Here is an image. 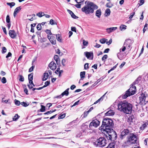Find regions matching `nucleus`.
I'll return each instance as SVG.
<instances>
[{
    "label": "nucleus",
    "instance_id": "1",
    "mask_svg": "<svg viewBox=\"0 0 148 148\" xmlns=\"http://www.w3.org/2000/svg\"><path fill=\"white\" fill-rule=\"evenodd\" d=\"M117 106L119 110L126 114H130L132 112L133 106L127 101L119 102Z\"/></svg>",
    "mask_w": 148,
    "mask_h": 148
},
{
    "label": "nucleus",
    "instance_id": "2",
    "mask_svg": "<svg viewBox=\"0 0 148 148\" xmlns=\"http://www.w3.org/2000/svg\"><path fill=\"white\" fill-rule=\"evenodd\" d=\"M114 127L113 121L110 118H104L103 119L102 124L99 129L102 132H105L108 130V129H112Z\"/></svg>",
    "mask_w": 148,
    "mask_h": 148
},
{
    "label": "nucleus",
    "instance_id": "3",
    "mask_svg": "<svg viewBox=\"0 0 148 148\" xmlns=\"http://www.w3.org/2000/svg\"><path fill=\"white\" fill-rule=\"evenodd\" d=\"M98 8V6L92 2H89L87 5L84 6L82 8V11L86 14L92 13L94 12V10Z\"/></svg>",
    "mask_w": 148,
    "mask_h": 148
},
{
    "label": "nucleus",
    "instance_id": "4",
    "mask_svg": "<svg viewBox=\"0 0 148 148\" xmlns=\"http://www.w3.org/2000/svg\"><path fill=\"white\" fill-rule=\"evenodd\" d=\"M105 132L106 134H105L106 138L108 140L114 142L117 137L116 132L113 129H108Z\"/></svg>",
    "mask_w": 148,
    "mask_h": 148
},
{
    "label": "nucleus",
    "instance_id": "5",
    "mask_svg": "<svg viewBox=\"0 0 148 148\" xmlns=\"http://www.w3.org/2000/svg\"><path fill=\"white\" fill-rule=\"evenodd\" d=\"M127 142L130 144L137 143L138 142L137 135L131 133L127 136Z\"/></svg>",
    "mask_w": 148,
    "mask_h": 148
},
{
    "label": "nucleus",
    "instance_id": "6",
    "mask_svg": "<svg viewBox=\"0 0 148 148\" xmlns=\"http://www.w3.org/2000/svg\"><path fill=\"white\" fill-rule=\"evenodd\" d=\"M106 140L103 137H100L95 142H93V144L96 147H103L106 144Z\"/></svg>",
    "mask_w": 148,
    "mask_h": 148
},
{
    "label": "nucleus",
    "instance_id": "7",
    "mask_svg": "<svg viewBox=\"0 0 148 148\" xmlns=\"http://www.w3.org/2000/svg\"><path fill=\"white\" fill-rule=\"evenodd\" d=\"M100 123V121L97 119L93 120L90 123L88 129L89 130H92L93 129V127H94L95 128L97 127L99 125Z\"/></svg>",
    "mask_w": 148,
    "mask_h": 148
},
{
    "label": "nucleus",
    "instance_id": "8",
    "mask_svg": "<svg viewBox=\"0 0 148 148\" xmlns=\"http://www.w3.org/2000/svg\"><path fill=\"white\" fill-rule=\"evenodd\" d=\"M130 133V131L128 129H124L121 132L119 136L121 140L124 139L126 136H129Z\"/></svg>",
    "mask_w": 148,
    "mask_h": 148
},
{
    "label": "nucleus",
    "instance_id": "9",
    "mask_svg": "<svg viewBox=\"0 0 148 148\" xmlns=\"http://www.w3.org/2000/svg\"><path fill=\"white\" fill-rule=\"evenodd\" d=\"M130 89H128L125 92V94L122 95V98L123 99H126L128 97L134 95V92H131L130 91Z\"/></svg>",
    "mask_w": 148,
    "mask_h": 148
},
{
    "label": "nucleus",
    "instance_id": "10",
    "mask_svg": "<svg viewBox=\"0 0 148 148\" xmlns=\"http://www.w3.org/2000/svg\"><path fill=\"white\" fill-rule=\"evenodd\" d=\"M147 94L142 93L140 96L139 97V103L141 104H143V103L145 102V100Z\"/></svg>",
    "mask_w": 148,
    "mask_h": 148
},
{
    "label": "nucleus",
    "instance_id": "11",
    "mask_svg": "<svg viewBox=\"0 0 148 148\" xmlns=\"http://www.w3.org/2000/svg\"><path fill=\"white\" fill-rule=\"evenodd\" d=\"M88 128V126L87 125H82V131L83 132V133H80L78 134L77 135V137L78 138H81V136H83V135H84V134H82L83 133H84V132L86 131V130L87 128Z\"/></svg>",
    "mask_w": 148,
    "mask_h": 148
},
{
    "label": "nucleus",
    "instance_id": "12",
    "mask_svg": "<svg viewBox=\"0 0 148 148\" xmlns=\"http://www.w3.org/2000/svg\"><path fill=\"white\" fill-rule=\"evenodd\" d=\"M47 38L49 40L53 45H55L56 44V40L55 38L53 36V34L51 36L47 35Z\"/></svg>",
    "mask_w": 148,
    "mask_h": 148
},
{
    "label": "nucleus",
    "instance_id": "13",
    "mask_svg": "<svg viewBox=\"0 0 148 148\" xmlns=\"http://www.w3.org/2000/svg\"><path fill=\"white\" fill-rule=\"evenodd\" d=\"M88 59L92 60L93 57V53L92 52L90 51L89 52H85L84 53Z\"/></svg>",
    "mask_w": 148,
    "mask_h": 148
},
{
    "label": "nucleus",
    "instance_id": "14",
    "mask_svg": "<svg viewBox=\"0 0 148 148\" xmlns=\"http://www.w3.org/2000/svg\"><path fill=\"white\" fill-rule=\"evenodd\" d=\"M9 34L10 36L13 39L15 38L17 36L14 30H9Z\"/></svg>",
    "mask_w": 148,
    "mask_h": 148
},
{
    "label": "nucleus",
    "instance_id": "15",
    "mask_svg": "<svg viewBox=\"0 0 148 148\" xmlns=\"http://www.w3.org/2000/svg\"><path fill=\"white\" fill-rule=\"evenodd\" d=\"M49 66L52 70H55L56 68V65L53 62H51L49 64Z\"/></svg>",
    "mask_w": 148,
    "mask_h": 148
},
{
    "label": "nucleus",
    "instance_id": "16",
    "mask_svg": "<svg viewBox=\"0 0 148 148\" xmlns=\"http://www.w3.org/2000/svg\"><path fill=\"white\" fill-rule=\"evenodd\" d=\"M117 29V27H112L107 28L106 30L108 33L110 34L111 32Z\"/></svg>",
    "mask_w": 148,
    "mask_h": 148
},
{
    "label": "nucleus",
    "instance_id": "17",
    "mask_svg": "<svg viewBox=\"0 0 148 148\" xmlns=\"http://www.w3.org/2000/svg\"><path fill=\"white\" fill-rule=\"evenodd\" d=\"M21 9V6L18 7L15 9L13 14L14 17L16 16V15L20 11Z\"/></svg>",
    "mask_w": 148,
    "mask_h": 148
},
{
    "label": "nucleus",
    "instance_id": "18",
    "mask_svg": "<svg viewBox=\"0 0 148 148\" xmlns=\"http://www.w3.org/2000/svg\"><path fill=\"white\" fill-rule=\"evenodd\" d=\"M114 112L112 110H110L105 114V115L106 116H112L114 114Z\"/></svg>",
    "mask_w": 148,
    "mask_h": 148
},
{
    "label": "nucleus",
    "instance_id": "19",
    "mask_svg": "<svg viewBox=\"0 0 148 148\" xmlns=\"http://www.w3.org/2000/svg\"><path fill=\"white\" fill-rule=\"evenodd\" d=\"M129 89H131L130 91L131 92H134V95L136 91V87L135 85H131V86Z\"/></svg>",
    "mask_w": 148,
    "mask_h": 148
},
{
    "label": "nucleus",
    "instance_id": "20",
    "mask_svg": "<svg viewBox=\"0 0 148 148\" xmlns=\"http://www.w3.org/2000/svg\"><path fill=\"white\" fill-rule=\"evenodd\" d=\"M55 60L56 61V63L58 65H60V59L58 55H56L54 57Z\"/></svg>",
    "mask_w": 148,
    "mask_h": 148
},
{
    "label": "nucleus",
    "instance_id": "21",
    "mask_svg": "<svg viewBox=\"0 0 148 148\" xmlns=\"http://www.w3.org/2000/svg\"><path fill=\"white\" fill-rule=\"evenodd\" d=\"M101 12L100 9L97 10L96 12V16L99 18L101 14Z\"/></svg>",
    "mask_w": 148,
    "mask_h": 148
},
{
    "label": "nucleus",
    "instance_id": "22",
    "mask_svg": "<svg viewBox=\"0 0 148 148\" xmlns=\"http://www.w3.org/2000/svg\"><path fill=\"white\" fill-rule=\"evenodd\" d=\"M69 88H68L67 89L65 90L61 94L63 96L64 95H65L66 96H68L69 94Z\"/></svg>",
    "mask_w": 148,
    "mask_h": 148
},
{
    "label": "nucleus",
    "instance_id": "23",
    "mask_svg": "<svg viewBox=\"0 0 148 148\" xmlns=\"http://www.w3.org/2000/svg\"><path fill=\"white\" fill-rule=\"evenodd\" d=\"M86 72L84 71L81 72L80 73V76L81 79L83 80V79L85 77Z\"/></svg>",
    "mask_w": 148,
    "mask_h": 148
},
{
    "label": "nucleus",
    "instance_id": "24",
    "mask_svg": "<svg viewBox=\"0 0 148 148\" xmlns=\"http://www.w3.org/2000/svg\"><path fill=\"white\" fill-rule=\"evenodd\" d=\"M115 147V143L112 142L110 143L107 147V148H114Z\"/></svg>",
    "mask_w": 148,
    "mask_h": 148
},
{
    "label": "nucleus",
    "instance_id": "25",
    "mask_svg": "<svg viewBox=\"0 0 148 148\" xmlns=\"http://www.w3.org/2000/svg\"><path fill=\"white\" fill-rule=\"evenodd\" d=\"M49 76L48 74L47 73H44L43 77L42 78L43 81L46 80L48 78Z\"/></svg>",
    "mask_w": 148,
    "mask_h": 148
},
{
    "label": "nucleus",
    "instance_id": "26",
    "mask_svg": "<svg viewBox=\"0 0 148 148\" xmlns=\"http://www.w3.org/2000/svg\"><path fill=\"white\" fill-rule=\"evenodd\" d=\"M134 119V115H131L130 116H129L128 118V121L130 122H133Z\"/></svg>",
    "mask_w": 148,
    "mask_h": 148
},
{
    "label": "nucleus",
    "instance_id": "27",
    "mask_svg": "<svg viewBox=\"0 0 148 148\" xmlns=\"http://www.w3.org/2000/svg\"><path fill=\"white\" fill-rule=\"evenodd\" d=\"M126 26L124 25H121L120 26V29L121 31H123L126 29Z\"/></svg>",
    "mask_w": 148,
    "mask_h": 148
},
{
    "label": "nucleus",
    "instance_id": "28",
    "mask_svg": "<svg viewBox=\"0 0 148 148\" xmlns=\"http://www.w3.org/2000/svg\"><path fill=\"white\" fill-rule=\"evenodd\" d=\"M110 10L109 9H107L106 10L105 15L106 16H108L110 14Z\"/></svg>",
    "mask_w": 148,
    "mask_h": 148
},
{
    "label": "nucleus",
    "instance_id": "29",
    "mask_svg": "<svg viewBox=\"0 0 148 148\" xmlns=\"http://www.w3.org/2000/svg\"><path fill=\"white\" fill-rule=\"evenodd\" d=\"M56 38L58 41L60 42H62L61 38V36L60 34H58L56 35Z\"/></svg>",
    "mask_w": 148,
    "mask_h": 148
},
{
    "label": "nucleus",
    "instance_id": "30",
    "mask_svg": "<svg viewBox=\"0 0 148 148\" xmlns=\"http://www.w3.org/2000/svg\"><path fill=\"white\" fill-rule=\"evenodd\" d=\"M108 40V39H105V38H103L99 40V42L102 44H104L107 42Z\"/></svg>",
    "mask_w": 148,
    "mask_h": 148
},
{
    "label": "nucleus",
    "instance_id": "31",
    "mask_svg": "<svg viewBox=\"0 0 148 148\" xmlns=\"http://www.w3.org/2000/svg\"><path fill=\"white\" fill-rule=\"evenodd\" d=\"M130 40H125V41L123 45L125 46L126 47H127V46H128V47H130V45L128 44V41Z\"/></svg>",
    "mask_w": 148,
    "mask_h": 148
},
{
    "label": "nucleus",
    "instance_id": "32",
    "mask_svg": "<svg viewBox=\"0 0 148 148\" xmlns=\"http://www.w3.org/2000/svg\"><path fill=\"white\" fill-rule=\"evenodd\" d=\"M19 77V80L20 82H23L24 80V77L21 75H18Z\"/></svg>",
    "mask_w": 148,
    "mask_h": 148
},
{
    "label": "nucleus",
    "instance_id": "33",
    "mask_svg": "<svg viewBox=\"0 0 148 148\" xmlns=\"http://www.w3.org/2000/svg\"><path fill=\"white\" fill-rule=\"evenodd\" d=\"M33 73H31L28 75V80H31L33 79Z\"/></svg>",
    "mask_w": 148,
    "mask_h": 148
},
{
    "label": "nucleus",
    "instance_id": "34",
    "mask_svg": "<svg viewBox=\"0 0 148 148\" xmlns=\"http://www.w3.org/2000/svg\"><path fill=\"white\" fill-rule=\"evenodd\" d=\"M7 4L10 6V8H12L13 6H14L15 4L14 2L7 3Z\"/></svg>",
    "mask_w": 148,
    "mask_h": 148
},
{
    "label": "nucleus",
    "instance_id": "35",
    "mask_svg": "<svg viewBox=\"0 0 148 148\" xmlns=\"http://www.w3.org/2000/svg\"><path fill=\"white\" fill-rule=\"evenodd\" d=\"M19 117L20 116H18L17 114H16L14 117L13 118V120L14 121H16Z\"/></svg>",
    "mask_w": 148,
    "mask_h": 148
},
{
    "label": "nucleus",
    "instance_id": "36",
    "mask_svg": "<svg viewBox=\"0 0 148 148\" xmlns=\"http://www.w3.org/2000/svg\"><path fill=\"white\" fill-rule=\"evenodd\" d=\"M106 6L107 7L111 8L113 6V5L111 3V2L110 1L109 2L107 3L106 4Z\"/></svg>",
    "mask_w": 148,
    "mask_h": 148
},
{
    "label": "nucleus",
    "instance_id": "37",
    "mask_svg": "<svg viewBox=\"0 0 148 148\" xmlns=\"http://www.w3.org/2000/svg\"><path fill=\"white\" fill-rule=\"evenodd\" d=\"M41 108L40 109V111L41 112H44L45 110V107L43 105H41Z\"/></svg>",
    "mask_w": 148,
    "mask_h": 148
},
{
    "label": "nucleus",
    "instance_id": "38",
    "mask_svg": "<svg viewBox=\"0 0 148 148\" xmlns=\"http://www.w3.org/2000/svg\"><path fill=\"white\" fill-rule=\"evenodd\" d=\"M49 23L51 25L57 24V23H56V22L54 21L52 19H51L50 20Z\"/></svg>",
    "mask_w": 148,
    "mask_h": 148
},
{
    "label": "nucleus",
    "instance_id": "39",
    "mask_svg": "<svg viewBox=\"0 0 148 148\" xmlns=\"http://www.w3.org/2000/svg\"><path fill=\"white\" fill-rule=\"evenodd\" d=\"M45 32L47 34H48V35H49L51 36L53 34L51 32V31L49 29H46L45 31Z\"/></svg>",
    "mask_w": 148,
    "mask_h": 148
},
{
    "label": "nucleus",
    "instance_id": "40",
    "mask_svg": "<svg viewBox=\"0 0 148 148\" xmlns=\"http://www.w3.org/2000/svg\"><path fill=\"white\" fill-rule=\"evenodd\" d=\"M14 101L15 104L16 106H19L20 104H21V103H20L19 101L15 99L14 100Z\"/></svg>",
    "mask_w": 148,
    "mask_h": 148
},
{
    "label": "nucleus",
    "instance_id": "41",
    "mask_svg": "<svg viewBox=\"0 0 148 148\" xmlns=\"http://www.w3.org/2000/svg\"><path fill=\"white\" fill-rule=\"evenodd\" d=\"M147 127V125L146 123L143 124L140 127V129L141 130H144Z\"/></svg>",
    "mask_w": 148,
    "mask_h": 148
},
{
    "label": "nucleus",
    "instance_id": "42",
    "mask_svg": "<svg viewBox=\"0 0 148 148\" xmlns=\"http://www.w3.org/2000/svg\"><path fill=\"white\" fill-rule=\"evenodd\" d=\"M24 86H25V87H24V92H25V93L28 95L29 94V93H28V90L26 88V85H24Z\"/></svg>",
    "mask_w": 148,
    "mask_h": 148
},
{
    "label": "nucleus",
    "instance_id": "43",
    "mask_svg": "<svg viewBox=\"0 0 148 148\" xmlns=\"http://www.w3.org/2000/svg\"><path fill=\"white\" fill-rule=\"evenodd\" d=\"M108 58V55H105L102 58L101 60L105 62L106 60Z\"/></svg>",
    "mask_w": 148,
    "mask_h": 148
},
{
    "label": "nucleus",
    "instance_id": "44",
    "mask_svg": "<svg viewBox=\"0 0 148 148\" xmlns=\"http://www.w3.org/2000/svg\"><path fill=\"white\" fill-rule=\"evenodd\" d=\"M21 104L25 107H26L29 105V104H27L26 102H25L24 101L21 102Z\"/></svg>",
    "mask_w": 148,
    "mask_h": 148
},
{
    "label": "nucleus",
    "instance_id": "45",
    "mask_svg": "<svg viewBox=\"0 0 148 148\" xmlns=\"http://www.w3.org/2000/svg\"><path fill=\"white\" fill-rule=\"evenodd\" d=\"M43 13H44V12H40L37 13L36 14V15L39 17H41L42 16H43V15H42V14Z\"/></svg>",
    "mask_w": 148,
    "mask_h": 148
},
{
    "label": "nucleus",
    "instance_id": "46",
    "mask_svg": "<svg viewBox=\"0 0 148 148\" xmlns=\"http://www.w3.org/2000/svg\"><path fill=\"white\" fill-rule=\"evenodd\" d=\"M37 29L38 30H40L41 29H42V27L41 24L40 23H39L37 26L36 27Z\"/></svg>",
    "mask_w": 148,
    "mask_h": 148
},
{
    "label": "nucleus",
    "instance_id": "47",
    "mask_svg": "<svg viewBox=\"0 0 148 148\" xmlns=\"http://www.w3.org/2000/svg\"><path fill=\"white\" fill-rule=\"evenodd\" d=\"M6 21L7 23H10V16L9 15H8L6 18Z\"/></svg>",
    "mask_w": 148,
    "mask_h": 148
},
{
    "label": "nucleus",
    "instance_id": "48",
    "mask_svg": "<svg viewBox=\"0 0 148 148\" xmlns=\"http://www.w3.org/2000/svg\"><path fill=\"white\" fill-rule=\"evenodd\" d=\"M1 82L3 84L7 82L6 78L4 77H3L1 79Z\"/></svg>",
    "mask_w": 148,
    "mask_h": 148
},
{
    "label": "nucleus",
    "instance_id": "49",
    "mask_svg": "<svg viewBox=\"0 0 148 148\" xmlns=\"http://www.w3.org/2000/svg\"><path fill=\"white\" fill-rule=\"evenodd\" d=\"M65 116V114H61L58 117V119H62L64 118Z\"/></svg>",
    "mask_w": 148,
    "mask_h": 148
},
{
    "label": "nucleus",
    "instance_id": "50",
    "mask_svg": "<svg viewBox=\"0 0 148 148\" xmlns=\"http://www.w3.org/2000/svg\"><path fill=\"white\" fill-rule=\"evenodd\" d=\"M83 44L84 46H87L88 44V41L84 40H83Z\"/></svg>",
    "mask_w": 148,
    "mask_h": 148
},
{
    "label": "nucleus",
    "instance_id": "51",
    "mask_svg": "<svg viewBox=\"0 0 148 148\" xmlns=\"http://www.w3.org/2000/svg\"><path fill=\"white\" fill-rule=\"evenodd\" d=\"M50 81H47L45 82V85L43 86V87L44 88L46 86H48L50 84Z\"/></svg>",
    "mask_w": 148,
    "mask_h": 148
},
{
    "label": "nucleus",
    "instance_id": "52",
    "mask_svg": "<svg viewBox=\"0 0 148 148\" xmlns=\"http://www.w3.org/2000/svg\"><path fill=\"white\" fill-rule=\"evenodd\" d=\"M40 41L41 42H44L46 41V39L44 38L40 37Z\"/></svg>",
    "mask_w": 148,
    "mask_h": 148
},
{
    "label": "nucleus",
    "instance_id": "53",
    "mask_svg": "<svg viewBox=\"0 0 148 148\" xmlns=\"http://www.w3.org/2000/svg\"><path fill=\"white\" fill-rule=\"evenodd\" d=\"M7 51V49L5 47H3L2 48V53H5Z\"/></svg>",
    "mask_w": 148,
    "mask_h": 148
},
{
    "label": "nucleus",
    "instance_id": "54",
    "mask_svg": "<svg viewBox=\"0 0 148 148\" xmlns=\"http://www.w3.org/2000/svg\"><path fill=\"white\" fill-rule=\"evenodd\" d=\"M88 68V63H86L84 65V69L85 70H86Z\"/></svg>",
    "mask_w": 148,
    "mask_h": 148
},
{
    "label": "nucleus",
    "instance_id": "55",
    "mask_svg": "<svg viewBox=\"0 0 148 148\" xmlns=\"http://www.w3.org/2000/svg\"><path fill=\"white\" fill-rule=\"evenodd\" d=\"M4 98H3L2 99V102H4L5 103H8V102L9 101V100H10V99H9L8 100H4Z\"/></svg>",
    "mask_w": 148,
    "mask_h": 148
},
{
    "label": "nucleus",
    "instance_id": "56",
    "mask_svg": "<svg viewBox=\"0 0 148 148\" xmlns=\"http://www.w3.org/2000/svg\"><path fill=\"white\" fill-rule=\"evenodd\" d=\"M141 80V77H138L137 79L135 80V81L138 84V83Z\"/></svg>",
    "mask_w": 148,
    "mask_h": 148
},
{
    "label": "nucleus",
    "instance_id": "57",
    "mask_svg": "<svg viewBox=\"0 0 148 148\" xmlns=\"http://www.w3.org/2000/svg\"><path fill=\"white\" fill-rule=\"evenodd\" d=\"M126 47L125 46H124L123 45V46L122 49H120V51L121 52V50L122 51H124L126 49Z\"/></svg>",
    "mask_w": 148,
    "mask_h": 148
},
{
    "label": "nucleus",
    "instance_id": "58",
    "mask_svg": "<svg viewBox=\"0 0 148 148\" xmlns=\"http://www.w3.org/2000/svg\"><path fill=\"white\" fill-rule=\"evenodd\" d=\"M71 16L73 18L75 19H77L78 18V17L76 16V15L74 14L73 13L72 14Z\"/></svg>",
    "mask_w": 148,
    "mask_h": 148
},
{
    "label": "nucleus",
    "instance_id": "59",
    "mask_svg": "<svg viewBox=\"0 0 148 148\" xmlns=\"http://www.w3.org/2000/svg\"><path fill=\"white\" fill-rule=\"evenodd\" d=\"M89 112H88V111H86V112H84V114H83L84 117H86L87 116V115L88 114Z\"/></svg>",
    "mask_w": 148,
    "mask_h": 148
},
{
    "label": "nucleus",
    "instance_id": "60",
    "mask_svg": "<svg viewBox=\"0 0 148 148\" xmlns=\"http://www.w3.org/2000/svg\"><path fill=\"white\" fill-rule=\"evenodd\" d=\"M32 17L30 19H29V20L30 21H33L34 19H35V18H34L35 16V14H34L32 15Z\"/></svg>",
    "mask_w": 148,
    "mask_h": 148
},
{
    "label": "nucleus",
    "instance_id": "61",
    "mask_svg": "<svg viewBox=\"0 0 148 148\" xmlns=\"http://www.w3.org/2000/svg\"><path fill=\"white\" fill-rule=\"evenodd\" d=\"M65 62H66V60H65V59H63L62 61V65L63 66H65V65L64 64Z\"/></svg>",
    "mask_w": 148,
    "mask_h": 148
},
{
    "label": "nucleus",
    "instance_id": "62",
    "mask_svg": "<svg viewBox=\"0 0 148 148\" xmlns=\"http://www.w3.org/2000/svg\"><path fill=\"white\" fill-rule=\"evenodd\" d=\"M75 1L78 3L83 2L84 1V0H75Z\"/></svg>",
    "mask_w": 148,
    "mask_h": 148
},
{
    "label": "nucleus",
    "instance_id": "63",
    "mask_svg": "<svg viewBox=\"0 0 148 148\" xmlns=\"http://www.w3.org/2000/svg\"><path fill=\"white\" fill-rule=\"evenodd\" d=\"M112 42V39H110L108 42H106V43L108 45H110Z\"/></svg>",
    "mask_w": 148,
    "mask_h": 148
},
{
    "label": "nucleus",
    "instance_id": "64",
    "mask_svg": "<svg viewBox=\"0 0 148 148\" xmlns=\"http://www.w3.org/2000/svg\"><path fill=\"white\" fill-rule=\"evenodd\" d=\"M71 30L72 31L76 32V28L75 27H71Z\"/></svg>",
    "mask_w": 148,
    "mask_h": 148
}]
</instances>
